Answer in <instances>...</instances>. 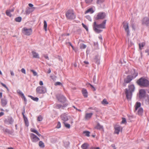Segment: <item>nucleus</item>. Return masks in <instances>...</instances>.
I'll return each mask as SVG.
<instances>
[{
    "mask_svg": "<svg viewBox=\"0 0 149 149\" xmlns=\"http://www.w3.org/2000/svg\"><path fill=\"white\" fill-rule=\"evenodd\" d=\"M106 21L107 20H105L101 24H97L95 22H94L93 25V28L95 32L97 33H99L102 32V30L100 29L105 28V26Z\"/></svg>",
    "mask_w": 149,
    "mask_h": 149,
    "instance_id": "1",
    "label": "nucleus"
},
{
    "mask_svg": "<svg viewBox=\"0 0 149 149\" xmlns=\"http://www.w3.org/2000/svg\"><path fill=\"white\" fill-rule=\"evenodd\" d=\"M128 88V89L127 88L125 89V93L127 99L130 100L132 98V92L134 91L135 87L134 85H130L129 86Z\"/></svg>",
    "mask_w": 149,
    "mask_h": 149,
    "instance_id": "2",
    "label": "nucleus"
},
{
    "mask_svg": "<svg viewBox=\"0 0 149 149\" xmlns=\"http://www.w3.org/2000/svg\"><path fill=\"white\" fill-rule=\"evenodd\" d=\"M137 84L142 87H146L149 85V81L145 78L142 77L137 81Z\"/></svg>",
    "mask_w": 149,
    "mask_h": 149,
    "instance_id": "3",
    "label": "nucleus"
},
{
    "mask_svg": "<svg viewBox=\"0 0 149 149\" xmlns=\"http://www.w3.org/2000/svg\"><path fill=\"white\" fill-rule=\"evenodd\" d=\"M65 16L67 19L72 20L75 19L76 15L72 10L69 9L65 12Z\"/></svg>",
    "mask_w": 149,
    "mask_h": 149,
    "instance_id": "4",
    "label": "nucleus"
},
{
    "mask_svg": "<svg viewBox=\"0 0 149 149\" xmlns=\"http://www.w3.org/2000/svg\"><path fill=\"white\" fill-rule=\"evenodd\" d=\"M37 93L38 94H44L47 92L46 88L43 86H39L37 87L36 89Z\"/></svg>",
    "mask_w": 149,
    "mask_h": 149,
    "instance_id": "5",
    "label": "nucleus"
},
{
    "mask_svg": "<svg viewBox=\"0 0 149 149\" xmlns=\"http://www.w3.org/2000/svg\"><path fill=\"white\" fill-rule=\"evenodd\" d=\"M22 32L24 35L27 36L30 35L32 32L31 29H27L26 27H24L22 29Z\"/></svg>",
    "mask_w": 149,
    "mask_h": 149,
    "instance_id": "6",
    "label": "nucleus"
},
{
    "mask_svg": "<svg viewBox=\"0 0 149 149\" xmlns=\"http://www.w3.org/2000/svg\"><path fill=\"white\" fill-rule=\"evenodd\" d=\"M137 75L138 73L136 72L135 73V75H134V77L133 76L131 75L127 76V77L125 78L124 80V83H129L133 78H135Z\"/></svg>",
    "mask_w": 149,
    "mask_h": 149,
    "instance_id": "7",
    "label": "nucleus"
},
{
    "mask_svg": "<svg viewBox=\"0 0 149 149\" xmlns=\"http://www.w3.org/2000/svg\"><path fill=\"white\" fill-rule=\"evenodd\" d=\"M123 27L125 31L127 32V36H129V35L130 31L128 23L127 22H124L123 23Z\"/></svg>",
    "mask_w": 149,
    "mask_h": 149,
    "instance_id": "8",
    "label": "nucleus"
},
{
    "mask_svg": "<svg viewBox=\"0 0 149 149\" xmlns=\"http://www.w3.org/2000/svg\"><path fill=\"white\" fill-rule=\"evenodd\" d=\"M56 97L58 101L61 103H63L66 101L65 97L61 94H58Z\"/></svg>",
    "mask_w": 149,
    "mask_h": 149,
    "instance_id": "9",
    "label": "nucleus"
},
{
    "mask_svg": "<svg viewBox=\"0 0 149 149\" xmlns=\"http://www.w3.org/2000/svg\"><path fill=\"white\" fill-rule=\"evenodd\" d=\"M30 136L31 140L33 142H36L40 140V139L33 133H31Z\"/></svg>",
    "mask_w": 149,
    "mask_h": 149,
    "instance_id": "10",
    "label": "nucleus"
},
{
    "mask_svg": "<svg viewBox=\"0 0 149 149\" xmlns=\"http://www.w3.org/2000/svg\"><path fill=\"white\" fill-rule=\"evenodd\" d=\"M106 16V14L103 12H101L98 13L96 17V19H104Z\"/></svg>",
    "mask_w": 149,
    "mask_h": 149,
    "instance_id": "11",
    "label": "nucleus"
},
{
    "mask_svg": "<svg viewBox=\"0 0 149 149\" xmlns=\"http://www.w3.org/2000/svg\"><path fill=\"white\" fill-rule=\"evenodd\" d=\"M4 122L7 125L11 124L13 122V120L11 117H8V118L5 119Z\"/></svg>",
    "mask_w": 149,
    "mask_h": 149,
    "instance_id": "12",
    "label": "nucleus"
},
{
    "mask_svg": "<svg viewBox=\"0 0 149 149\" xmlns=\"http://www.w3.org/2000/svg\"><path fill=\"white\" fill-rule=\"evenodd\" d=\"M142 23L149 27V17H144L142 20Z\"/></svg>",
    "mask_w": 149,
    "mask_h": 149,
    "instance_id": "13",
    "label": "nucleus"
},
{
    "mask_svg": "<svg viewBox=\"0 0 149 149\" xmlns=\"http://www.w3.org/2000/svg\"><path fill=\"white\" fill-rule=\"evenodd\" d=\"M69 116L65 113L63 114L61 116L62 120L64 122L68 121L69 119Z\"/></svg>",
    "mask_w": 149,
    "mask_h": 149,
    "instance_id": "14",
    "label": "nucleus"
},
{
    "mask_svg": "<svg viewBox=\"0 0 149 149\" xmlns=\"http://www.w3.org/2000/svg\"><path fill=\"white\" fill-rule=\"evenodd\" d=\"M146 92L143 89H141L139 92V97L141 99L145 95Z\"/></svg>",
    "mask_w": 149,
    "mask_h": 149,
    "instance_id": "15",
    "label": "nucleus"
},
{
    "mask_svg": "<svg viewBox=\"0 0 149 149\" xmlns=\"http://www.w3.org/2000/svg\"><path fill=\"white\" fill-rule=\"evenodd\" d=\"M100 57L98 54L95 55L94 59L93 61L95 63L99 64L100 63Z\"/></svg>",
    "mask_w": 149,
    "mask_h": 149,
    "instance_id": "16",
    "label": "nucleus"
},
{
    "mask_svg": "<svg viewBox=\"0 0 149 149\" xmlns=\"http://www.w3.org/2000/svg\"><path fill=\"white\" fill-rule=\"evenodd\" d=\"M31 53L33 58H40L39 54L35 51L32 50L31 52Z\"/></svg>",
    "mask_w": 149,
    "mask_h": 149,
    "instance_id": "17",
    "label": "nucleus"
},
{
    "mask_svg": "<svg viewBox=\"0 0 149 149\" xmlns=\"http://www.w3.org/2000/svg\"><path fill=\"white\" fill-rule=\"evenodd\" d=\"M93 114L92 113H86L85 114V118L86 120H88L92 117Z\"/></svg>",
    "mask_w": 149,
    "mask_h": 149,
    "instance_id": "18",
    "label": "nucleus"
},
{
    "mask_svg": "<svg viewBox=\"0 0 149 149\" xmlns=\"http://www.w3.org/2000/svg\"><path fill=\"white\" fill-rule=\"evenodd\" d=\"M25 113V111L24 110V112H23L22 113V114L23 116V117L24 119V120L25 122V124L27 126H29V122L28 121V120L27 119V118L24 115V113Z\"/></svg>",
    "mask_w": 149,
    "mask_h": 149,
    "instance_id": "19",
    "label": "nucleus"
},
{
    "mask_svg": "<svg viewBox=\"0 0 149 149\" xmlns=\"http://www.w3.org/2000/svg\"><path fill=\"white\" fill-rule=\"evenodd\" d=\"M1 105L2 107L5 106L7 103V101L5 97L2 98L1 99Z\"/></svg>",
    "mask_w": 149,
    "mask_h": 149,
    "instance_id": "20",
    "label": "nucleus"
},
{
    "mask_svg": "<svg viewBox=\"0 0 149 149\" xmlns=\"http://www.w3.org/2000/svg\"><path fill=\"white\" fill-rule=\"evenodd\" d=\"M122 130V128L120 126H116L115 127V133L118 134L120 130Z\"/></svg>",
    "mask_w": 149,
    "mask_h": 149,
    "instance_id": "21",
    "label": "nucleus"
},
{
    "mask_svg": "<svg viewBox=\"0 0 149 149\" xmlns=\"http://www.w3.org/2000/svg\"><path fill=\"white\" fill-rule=\"evenodd\" d=\"M82 93L84 96L86 98L88 97V93L87 90L86 89L84 88H83L82 90Z\"/></svg>",
    "mask_w": 149,
    "mask_h": 149,
    "instance_id": "22",
    "label": "nucleus"
},
{
    "mask_svg": "<svg viewBox=\"0 0 149 149\" xmlns=\"http://www.w3.org/2000/svg\"><path fill=\"white\" fill-rule=\"evenodd\" d=\"M89 145L87 143H84L81 146V148L82 149H89Z\"/></svg>",
    "mask_w": 149,
    "mask_h": 149,
    "instance_id": "23",
    "label": "nucleus"
},
{
    "mask_svg": "<svg viewBox=\"0 0 149 149\" xmlns=\"http://www.w3.org/2000/svg\"><path fill=\"white\" fill-rule=\"evenodd\" d=\"M138 114L140 116H142L143 113V110L142 108H139L138 111Z\"/></svg>",
    "mask_w": 149,
    "mask_h": 149,
    "instance_id": "24",
    "label": "nucleus"
},
{
    "mask_svg": "<svg viewBox=\"0 0 149 149\" xmlns=\"http://www.w3.org/2000/svg\"><path fill=\"white\" fill-rule=\"evenodd\" d=\"M141 104L139 102H136V103L135 107V111H136L138 108L140 107L141 106Z\"/></svg>",
    "mask_w": 149,
    "mask_h": 149,
    "instance_id": "25",
    "label": "nucleus"
},
{
    "mask_svg": "<svg viewBox=\"0 0 149 149\" xmlns=\"http://www.w3.org/2000/svg\"><path fill=\"white\" fill-rule=\"evenodd\" d=\"M95 128L98 130H101L102 129L103 126L100 125V124L99 123H97V125L96 126Z\"/></svg>",
    "mask_w": 149,
    "mask_h": 149,
    "instance_id": "26",
    "label": "nucleus"
},
{
    "mask_svg": "<svg viewBox=\"0 0 149 149\" xmlns=\"http://www.w3.org/2000/svg\"><path fill=\"white\" fill-rule=\"evenodd\" d=\"M93 12L94 11L93 10V9L92 8H90L86 11L85 13V14H86L88 13H90L92 14Z\"/></svg>",
    "mask_w": 149,
    "mask_h": 149,
    "instance_id": "27",
    "label": "nucleus"
},
{
    "mask_svg": "<svg viewBox=\"0 0 149 149\" xmlns=\"http://www.w3.org/2000/svg\"><path fill=\"white\" fill-rule=\"evenodd\" d=\"M39 146L40 147L42 148H43L45 146L44 143L41 141H40L39 142Z\"/></svg>",
    "mask_w": 149,
    "mask_h": 149,
    "instance_id": "28",
    "label": "nucleus"
},
{
    "mask_svg": "<svg viewBox=\"0 0 149 149\" xmlns=\"http://www.w3.org/2000/svg\"><path fill=\"white\" fill-rule=\"evenodd\" d=\"M108 102H107V100L106 99H104L102 102V104L104 105L108 104Z\"/></svg>",
    "mask_w": 149,
    "mask_h": 149,
    "instance_id": "29",
    "label": "nucleus"
},
{
    "mask_svg": "<svg viewBox=\"0 0 149 149\" xmlns=\"http://www.w3.org/2000/svg\"><path fill=\"white\" fill-rule=\"evenodd\" d=\"M47 24L46 21H44V28L45 31H47Z\"/></svg>",
    "mask_w": 149,
    "mask_h": 149,
    "instance_id": "30",
    "label": "nucleus"
},
{
    "mask_svg": "<svg viewBox=\"0 0 149 149\" xmlns=\"http://www.w3.org/2000/svg\"><path fill=\"white\" fill-rule=\"evenodd\" d=\"M13 11V10H7L6 11V15L9 16L11 17L12 16V15L10 13V12H12Z\"/></svg>",
    "mask_w": 149,
    "mask_h": 149,
    "instance_id": "31",
    "label": "nucleus"
},
{
    "mask_svg": "<svg viewBox=\"0 0 149 149\" xmlns=\"http://www.w3.org/2000/svg\"><path fill=\"white\" fill-rule=\"evenodd\" d=\"M3 131L4 132H6L9 134H11L13 133V132L11 131H10V130L7 129H4Z\"/></svg>",
    "mask_w": 149,
    "mask_h": 149,
    "instance_id": "32",
    "label": "nucleus"
},
{
    "mask_svg": "<svg viewBox=\"0 0 149 149\" xmlns=\"http://www.w3.org/2000/svg\"><path fill=\"white\" fill-rule=\"evenodd\" d=\"M30 71L33 73L34 76H38L37 72L34 70H31Z\"/></svg>",
    "mask_w": 149,
    "mask_h": 149,
    "instance_id": "33",
    "label": "nucleus"
},
{
    "mask_svg": "<svg viewBox=\"0 0 149 149\" xmlns=\"http://www.w3.org/2000/svg\"><path fill=\"white\" fill-rule=\"evenodd\" d=\"M43 117L42 116L40 115L37 117V120L38 121H41L43 120Z\"/></svg>",
    "mask_w": 149,
    "mask_h": 149,
    "instance_id": "34",
    "label": "nucleus"
},
{
    "mask_svg": "<svg viewBox=\"0 0 149 149\" xmlns=\"http://www.w3.org/2000/svg\"><path fill=\"white\" fill-rule=\"evenodd\" d=\"M83 133L85 134V136L89 137L90 136V132L88 131H84Z\"/></svg>",
    "mask_w": 149,
    "mask_h": 149,
    "instance_id": "35",
    "label": "nucleus"
},
{
    "mask_svg": "<svg viewBox=\"0 0 149 149\" xmlns=\"http://www.w3.org/2000/svg\"><path fill=\"white\" fill-rule=\"evenodd\" d=\"M29 97L31 98L32 100H33L34 101L37 102L38 100V98L37 97H33L32 96H31V95H30L29 96Z\"/></svg>",
    "mask_w": 149,
    "mask_h": 149,
    "instance_id": "36",
    "label": "nucleus"
},
{
    "mask_svg": "<svg viewBox=\"0 0 149 149\" xmlns=\"http://www.w3.org/2000/svg\"><path fill=\"white\" fill-rule=\"evenodd\" d=\"M22 18L21 17H18L15 19V20L17 22H20L21 21Z\"/></svg>",
    "mask_w": 149,
    "mask_h": 149,
    "instance_id": "37",
    "label": "nucleus"
},
{
    "mask_svg": "<svg viewBox=\"0 0 149 149\" xmlns=\"http://www.w3.org/2000/svg\"><path fill=\"white\" fill-rule=\"evenodd\" d=\"M17 93L18 94L22 96V97L24 95V94L22 93V92L20 90H18L17 91Z\"/></svg>",
    "mask_w": 149,
    "mask_h": 149,
    "instance_id": "38",
    "label": "nucleus"
},
{
    "mask_svg": "<svg viewBox=\"0 0 149 149\" xmlns=\"http://www.w3.org/2000/svg\"><path fill=\"white\" fill-rule=\"evenodd\" d=\"M31 132H34L36 134V133H37L38 132L34 128H31Z\"/></svg>",
    "mask_w": 149,
    "mask_h": 149,
    "instance_id": "39",
    "label": "nucleus"
},
{
    "mask_svg": "<svg viewBox=\"0 0 149 149\" xmlns=\"http://www.w3.org/2000/svg\"><path fill=\"white\" fill-rule=\"evenodd\" d=\"M64 125L65 126L68 128H69L70 127V125L69 124H68L67 123H64Z\"/></svg>",
    "mask_w": 149,
    "mask_h": 149,
    "instance_id": "40",
    "label": "nucleus"
},
{
    "mask_svg": "<svg viewBox=\"0 0 149 149\" xmlns=\"http://www.w3.org/2000/svg\"><path fill=\"white\" fill-rule=\"evenodd\" d=\"M54 85L55 86H57V85H62V84L60 82H56L55 83Z\"/></svg>",
    "mask_w": 149,
    "mask_h": 149,
    "instance_id": "41",
    "label": "nucleus"
},
{
    "mask_svg": "<svg viewBox=\"0 0 149 149\" xmlns=\"http://www.w3.org/2000/svg\"><path fill=\"white\" fill-rule=\"evenodd\" d=\"M51 78L53 80L55 81L56 79V77L55 76L53 75L51 76Z\"/></svg>",
    "mask_w": 149,
    "mask_h": 149,
    "instance_id": "42",
    "label": "nucleus"
},
{
    "mask_svg": "<svg viewBox=\"0 0 149 149\" xmlns=\"http://www.w3.org/2000/svg\"><path fill=\"white\" fill-rule=\"evenodd\" d=\"M1 84L5 88H6L7 89V91H9V89H8V88L6 86V85L5 84H3L2 83H1Z\"/></svg>",
    "mask_w": 149,
    "mask_h": 149,
    "instance_id": "43",
    "label": "nucleus"
},
{
    "mask_svg": "<svg viewBox=\"0 0 149 149\" xmlns=\"http://www.w3.org/2000/svg\"><path fill=\"white\" fill-rule=\"evenodd\" d=\"M82 25L87 30H88V27L86 26L85 24H84V23H82Z\"/></svg>",
    "mask_w": 149,
    "mask_h": 149,
    "instance_id": "44",
    "label": "nucleus"
},
{
    "mask_svg": "<svg viewBox=\"0 0 149 149\" xmlns=\"http://www.w3.org/2000/svg\"><path fill=\"white\" fill-rule=\"evenodd\" d=\"M145 45V43L144 42H142L141 44H139V47H144Z\"/></svg>",
    "mask_w": 149,
    "mask_h": 149,
    "instance_id": "45",
    "label": "nucleus"
},
{
    "mask_svg": "<svg viewBox=\"0 0 149 149\" xmlns=\"http://www.w3.org/2000/svg\"><path fill=\"white\" fill-rule=\"evenodd\" d=\"M93 0H85L86 2L87 3H90L92 2Z\"/></svg>",
    "mask_w": 149,
    "mask_h": 149,
    "instance_id": "46",
    "label": "nucleus"
},
{
    "mask_svg": "<svg viewBox=\"0 0 149 149\" xmlns=\"http://www.w3.org/2000/svg\"><path fill=\"white\" fill-rule=\"evenodd\" d=\"M21 71L22 73H24L25 74H26L25 70L24 68H22V69L21 70Z\"/></svg>",
    "mask_w": 149,
    "mask_h": 149,
    "instance_id": "47",
    "label": "nucleus"
},
{
    "mask_svg": "<svg viewBox=\"0 0 149 149\" xmlns=\"http://www.w3.org/2000/svg\"><path fill=\"white\" fill-rule=\"evenodd\" d=\"M126 122V120L125 118H122V123H125Z\"/></svg>",
    "mask_w": 149,
    "mask_h": 149,
    "instance_id": "48",
    "label": "nucleus"
},
{
    "mask_svg": "<svg viewBox=\"0 0 149 149\" xmlns=\"http://www.w3.org/2000/svg\"><path fill=\"white\" fill-rule=\"evenodd\" d=\"M61 127V124L59 122H58L57 125V128H59Z\"/></svg>",
    "mask_w": 149,
    "mask_h": 149,
    "instance_id": "49",
    "label": "nucleus"
},
{
    "mask_svg": "<svg viewBox=\"0 0 149 149\" xmlns=\"http://www.w3.org/2000/svg\"><path fill=\"white\" fill-rule=\"evenodd\" d=\"M61 107V105L60 104H57L56 105V108L58 109H60Z\"/></svg>",
    "mask_w": 149,
    "mask_h": 149,
    "instance_id": "50",
    "label": "nucleus"
},
{
    "mask_svg": "<svg viewBox=\"0 0 149 149\" xmlns=\"http://www.w3.org/2000/svg\"><path fill=\"white\" fill-rule=\"evenodd\" d=\"M88 84V85H90V86H91V87L92 88H93V90H94V91H95V90H96L95 88H94V87L93 86V85H91V84L90 83H89Z\"/></svg>",
    "mask_w": 149,
    "mask_h": 149,
    "instance_id": "51",
    "label": "nucleus"
},
{
    "mask_svg": "<svg viewBox=\"0 0 149 149\" xmlns=\"http://www.w3.org/2000/svg\"><path fill=\"white\" fill-rule=\"evenodd\" d=\"M91 149H100V148L99 147H92L91 148Z\"/></svg>",
    "mask_w": 149,
    "mask_h": 149,
    "instance_id": "52",
    "label": "nucleus"
},
{
    "mask_svg": "<svg viewBox=\"0 0 149 149\" xmlns=\"http://www.w3.org/2000/svg\"><path fill=\"white\" fill-rule=\"evenodd\" d=\"M103 1V0H97V3H100Z\"/></svg>",
    "mask_w": 149,
    "mask_h": 149,
    "instance_id": "53",
    "label": "nucleus"
},
{
    "mask_svg": "<svg viewBox=\"0 0 149 149\" xmlns=\"http://www.w3.org/2000/svg\"><path fill=\"white\" fill-rule=\"evenodd\" d=\"M22 98H23L25 102H26L27 100L26 98L25 97L24 95L22 97Z\"/></svg>",
    "mask_w": 149,
    "mask_h": 149,
    "instance_id": "54",
    "label": "nucleus"
},
{
    "mask_svg": "<svg viewBox=\"0 0 149 149\" xmlns=\"http://www.w3.org/2000/svg\"><path fill=\"white\" fill-rule=\"evenodd\" d=\"M73 50H74V51L76 52L77 49V47H72Z\"/></svg>",
    "mask_w": 149,
    "mask_h": 149,
    "instance_id": "55",
    "label": "nucleus"
},
{
    "mask_svg": "<svg viewBox=\"0 0 149 149\" xmlns=\"http://www.w3.org/2000/svg\"><path fill=\"white\" fill-rule=\"evenodd\" d=\"M145 52L147 53V55H149V50L148 49H147L145 50Z\"/></svg>",
    "mask_w": 149,
    "mask_h": 149,
    "instance_id": "56",
    "label": "nucleus"
},
{
    "mask_svg": "<svg viewBox=\"0 0 149 149\" xmlns=\"http://www.w3.org/2000/svg\"><path fill=\"white\" fill-rule=\"evenodd\" d=\"M81 42H79V43H80V44H82L81 45V46L80 47H86V46L85 45L83 44V43H81Z\"/></svg>",
    "mask_w": 149,
    "mask_h": 149,
    "instance_id": "57",
    "label": "nucleus"
},
{
    "mask_svg": "<svg viewBox=\"0 0 149 149\" xmlns=\"http://www.w3.org/2000/svg\"><path fill=\"white\" fill-rule=\"evenodd\" d=\"M73 107L76 110H77L79 111H81V110L79 109H78L77 108L74 106H73Z\"/></svg>",
    "mask_w": 149,
    "mask_h": 149,
    "instance_id": "58",
    "label": "nucleus"
},
{
    "mask_svg": "<svg viewBox=\"0 0 149 149\" xmlns=\"http://www.w3.org/2000/svg\"><path fill=\"white\" fill-rule=\"evenodd\" d=\"M39 84L41 86H42L43 84V82L41 81H40Z\"/></svg>",
    "mask_w": 149,
    "mask_h": 149,
    "instance_id": "59",
    "label": "nucleus"
},
{
    "mask_svg": "<svg viewBox=\"0 0 149 149\" xmlns=\"http://www.w3.org/2000/svg\"><path fill=\"white\" fill-rule=\"evenodd\" d=\"M4 114V113L3 112H0V117L3 116Z\"/></svg>",
    "mask_w": 149,
    "mask_h": 149,
    "instance_id": "60",
    "label": "nucleus"
},
{
    "mask_svg": "<svg viewBox=\"0 0 149 149\" xmlns=\"http://www.w3.org/2000/svg\"><path fill=\"white\" fill-rule=\"evenodd\" d=\"M10 74L12 76H14V74L13 72L12 71H10Z\"/></svg>",
    "mask_w": 149,
    "mask_h": 149,
    "instance_id": "61",
    "label": "nucleus"
},
{
    "mask_svg": "<svg viewBox=\"0 0 149 149\" xmlns=\"http://www.w3.org/2000/svg\"><path fill=\"white\" fill-rule=\"evenodd\" d=\"M84 63L88 65L89 64V62L87 61H85L84 62Z\"/></svg>",
    "mask_w": 149,
    "mask_h": 149,
    "instance_id": "62",
    "label": "nucleus"
},
{
    "mask_svg": "<svg viewBox=\"0 0 149 149\" xmlns=\"http://www.w3.org/2000/svg\"><path fill=\"white\" fill-rule=\"evenodd\" d=\"M44 57L45 58H46L48 60L49 59L48 56L47 55H45L44 56Z\"/></svg>",
    "mask_w": 149,
    "mask_h": 149,
    "instance_id": "63",
    "label": "nucleus"
},
{
    "mask_svg": "<svg viewBox=\"0 0 149 149\" xmlns=\"http://www.w3.org/2000/svg\"><path fill=\"white\" fill-rule=\"evenodd\" d=\"M29 6L30 7H33V5L31 3H29Z\"/></svg>",
    "mask_w": 149,
    "mask_h": 149,
    "instance_id": "64",
    "label": "nucleus"
}]
</instances>
